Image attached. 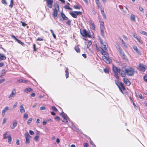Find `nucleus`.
<instances>
[{
  "mask_svg": "<svg viewBox=\"0 0 147 147\" xmlns=\"http://www.w3.org/2000/svg\"><path fill=\"white\" fill-rule=\"evenodd\" d=\"M138 97L142 99H144V97H143L142 94H140L138 96Z\"/></svg>",
  "mask_w": 147,
  "mask_h": 147,
  "instance_id": "c03bdc74",
  "label": "nucleus"
},
{
  "mask_svg": "<svg viewBox=\"0 0 147 147\" xmlns=\"http://www.w3.org/2000/svg\"><path fill=\"white\" fill-rule=\"evenodd\" d=\"M146 32L144 31H142L140 32L141 34L143 35H145Z\"/></svg>",
  "mask_w": 147,
  "mask_h": 147,
  "instance_id": "338daca9",
  "label": "nucleus"
},
{
  "mask_svg": "<svg viewBox=\"0 0 147 147\" xmlns=\"http://www.w3.org/2000/svg\"><path fill=\"white\" fill-rule=\"evenodd\" d=\"M14 4L13 0H11L10 4V7H12Z\"/></svg>",
  "mask_w": 147,
  "mask_h": 147,
  "instance_id": "a19ab883",
  "label": "nucleus"
},
{
  "mask_svg": "<svg viewBox=\"0 0 147 147\" xmlns=\"http://www.w3.org/2000/svg\"><path fill=\"white\" fill-rule=\"evenodd\" d=\"M16 143V144L17 145H19L20 144L19 140H18V139L17 140Z\"/></svg>",
  "mask_w": 147,
  "mask_h": 147,
  "instance_id": "69168bd1",
  "label": "nucleus"
},
{
  "mask_svg": "<svg viewBox=\"0 0 147 147\" xmlns=\"http://www.w3.org/2000/svg\"><path fill=\"white\" fill-rule=\"evenodd\" d=\"M90 144L92 145V146H95L96 147V146L95 145V144H94V143H93V142L91 140H90Z\"/></svg>",
  "mask_w": 147,
  "mask_h": 147,
  "instance_id": "8fccbe9b",
  "label": "nucleus"
},
{
  "mask_svg": "<svg viewBox=\"0 0 147 147\" xmlns=\"http://www.w3.org/2000/svg\"><path fill=\"white\" fill-rule=\"evenodd\" d=\"M43 40V39L42 38H38L36 40L37 41H42Z\"/></svg>",
  "mask_w": 147,
  "mask_h": 147,
  "instance_id": "6e6d98bb",
  "label": "nucleus"
},
{
  "mask_svg": "<svg viewBox=\"0 0 147 147\" xmlns=\"http://www.w3.org/2000/svg\"><path fill=\"white\" fill-rule=\"evenodd\" d=\"M9 108L7 106L5 107L2 111V115L3 117H4L5 115V113L8 110Z\"/></svg>",
  "mask_w": 147,
  "mask_h": 147,
  "instance_id": "2eb2a0df",
  "label": "nucleus"
},
{
  "mask_svg": "<svg viewBox=\"0 0 147 147\" xmlns=\"http://www.w3.org/2000/svg\"><path fill=\"white\" fill-rule=\"evenodd\" d=\"M130 19L131 20L133 21L134 22H135L136 21L135 16L133 14H131L130 15Z\"/></svg>",
  "mask_w": 147,
  "mask_h": 147,
  "instance_id": "c756f323",
  "label": "nucleus"
},
{
  "mask_svg": "<svg viewBox=\"0 0 147 147\" xmlns=\"http://www.w3.org/2000/svg\"><path fill=\"white\" fill-rule=\"evenodd\" d=\"M71 22L70 20H68L66 22V24L69 25H71Z\"/></svg>",
  "mask_w": 147,
  "mask_h": 147,
  "instance_id": "09e8293b",
  "label": "nucleus"
},
{
  "mask_svg": "<svg viewBox=\"0 0 147 147\" xmlns=\"http://www.w3.org/2000/svg\"><path fill=\"white\" fill-rule=\"evenodd\" d=\"M100 24V27H104V23L102 20H99Z\"/></svg>",
  "mask_w": 147,
  "mask_h": 147,
  "instance_id": "f704fd0d",
  "label": "nucleus"
},
{
  "mask_svg": "<svg viewBox=\"0 0 147 147\" xmlns=\"http://www.w3.org/2000/svg\"><path fill=\"white\" fill-rule=\"evenodd\" d=\"M144 81L146 82L147 83V75H145L143 77Z\"/></svg>",
  "mask_w": 147,
  "mask_h": 147,
  "instance_id": "4c0bfd02",
  "label": "nucleus"
},
{
  "mask_svg": "<svg viewBox=\"0 0 147 147\" xmlns=\"http://www.w3.org/2000/svg\"><path fill=\"white\" fill-rule=\"evenodd\" d=\"M17 104H18V103L17 102H16L15 103L14 105L13 106V109L15 108L16 107Z\"/></svg>",
  "mask_w": 147,
  "mask_h": 147,
  "instance_id": "e2e57ef3",
  "label": "nucleus"
},
{
  "mask_svg": "<svg viewBox=\"0 0 147 147\" xmlns=\"http://www.w3.org/2000/svg\"><path fill=\"white\" fill-rule=\"evenodd\" d=\"M104 71L106 73L109 74V69L108 68H105L104 69Z\"/></svg>",
  "mask_w": 147,
  "mask_h": 147,
  "instance_id": "c9c22d12",
  "label": "nucleus"
},
{
  "mask_svg": "<svg viewBox=\"0 0 147 147\" xmlns=\"http://www.w3.org/2000/svg\"><path fill=\"white\" fill-rule=\"evenodd\" d=\"M50 31L52 33L53 36L54 38L55 39H56V36L55 34L54 33L53 31V30H51Z\"/></svg>",
  "mask_w": 147,
  "mask_h": 147,
  "instance_id": "ea45409f",
  "label": "nucleus"
},
{
  "mask_svg": "<svg viewBox=\"0 0 147 147\" xmlns=\"http://www.w3.org/2000/svg\"><path fill=\"white\" fill-rule=\"evenodd\" d=\"M81 7V6L79 4H78L77 5H74V8L75 9H80Z\"/></svg>",
  "mask_w": 147,
  "mask_h": 147,
  "instance_id": "2f4dec72",
  "label": "nucleus"
},
{
  "mask_svg": "<svg viewBox=\"0 0 147 147\" xmlns=\"http://www.w3.org/2000/svg\"><path fill=\"white\" fill-rule=\"evenodd\" d=\"M83 145L84 147H87L88 146V144L87 143H84Z\"/></svg>",
  "mask_w": 147,
  "mask_h": 147,
  "instance_id": "680f3d73",
  "label": "nucleus"
},
{
  "mask_svg": "<svg viewBox=\"0 0 147 147\" xmlns=\"http://www.w3.org/2000/svg\"><path fill=\"white\" fill-rule=\"evenodd\" d=\"M47 3V6L50 8H51L53 6V0H46Z\"/></svg>",
  "mask_w": 147,
  "mask_h": 147,
  "instance_id": "9b49d317",
  "label": "nucleus"
},
{
  "mask_svg": "<svg viewBox=\"0 0 147 147\" xmlns=\"http://www.w3.org/2000/svg\"><path fill=\"white\" fill-rule=\"evenodd\" d=\"M75 50L77 53H80V50L78 47V46H76L74 48Z\"/></svg>",
  "mask_w": 147,
  "mask_h": 147,
  "instance_id": "473e14b6",
  "label": "nucleus"
},
{
  "mask_svg": "<svg viewBox=\"0 0 147 147\" xmlns=\"http://www.w3.org/2000/svg\"><path fill=\"white\" fill-rule=\"evenodd\" d=\"M18 122L17 121L15 120L13 123V125L11 127V128L12 129H14L17 125Z\"/></svg>",
  "mask_w": 147,
  "mask_h": 147,
  "instance_id": "4be33fe9",
  "label": "nucleus"
},
{
  "mask_svg": "<svg viewBox=\"0 0 147 147\" xmlns=\"http://www.w3.org/2000/svg\"><path fill=\"white\" fill-rule=\"evenodd\" d=\"M134 69L131 67H129V68L123 67L121 69L120 75L123 77H125L126 74L129 76H132L134 75Z\"/></svg>",
  "mask_w": 147,
  "mask_h": 147,
  "instance_id": "f257e3e1",
  "label": "nucleus"
},
{
  "mask_svg": "<svg viewBox=\"0 0 147 147\" xmlns=\"http://www.w3.org/2000/svg\"><path fill=\"white\" fill-rule=\"evenodd\" d=\"M101 54L103 55L102 57H107L109 56V54L107 52L105 51L104 50L102 51Z\"/></svg>",
  "mask_w": 147,
  "mask_h": 147,
  "instance_id": "412c9836",
  "label": "nucleus"
},
{
  "mask_svg": "<svg viewBox=\"0 0 147 147\" xmlns=\"http://www.w3.org/2000/svg\"><path fill=\"white\" fill-rule=\"evenodd\" d=\"M119 38L121 40V41H120L121 43L123 45V46L126 48H127V44L124 42L123 40L120 38Z\"/></svg>",
  "mask_w": 147,
  "mask_h": 147,
  "instance_id": "aec40b11",
  "label": "nucleus"
},
{
  "mask_svg": "<svg viewBox=\"0 0 147 147\" xmlns=\"http://www.w3.org/2000/svg\"><path fill=\"white\" fill-rule=\"evenodd\" d=\"M90 23L92 26L93 28L94 29L95 28V26L93 22L92 21V20H90Z\"/></svg>",
  "mask_w": 147,
  "mask_h": 147,
  "instance_id": "72a5a7b5",
  "label": "nucleus"
},
{
  "mask_svg": "<svg viewBox=\"0 0 147 147\" xmlns=\"http://www.w3.org/2000/svg\"><path fill=\"white\" fill-rule=\"evenodd\" d=\"M69 69L68 68H67L65 70V76L66 77V78H67L69 77Z\"/></svg>",
  "mask_w": 147,
  "mask_h": 147,
  "instance_id": "a878e982",
  "label": "nucleus"
},
{
  "mask_svg": "<svg viewBox=\"0 0 147 147\" xmlns=\"http://www.w3.org/2000/svg\"><path fill=\"white\" fill-rule=\"evenodd\" d=\"M28 117V114L27 113L24 114L23 116V119L24 120H26Z\"/></svg>",
  "mask_w": 147,
  "mask_h": 147,
  "instance_id": "58836bf2",
  "label": "nucleus"
},
{
  "mask_svg": "<svg viewBox=\"0 0 147 147\" xmlns=\"http://www.w3.org/2000/svg\"><path fill=\"white\" fill-rule=\"evenodd\" d=\"M116 47L118 51L120 53V55L121 57L123 59H125V56L124 53L122 50L120 46L118 43H117L116 45Z\"/></svg>",
  "mask_w": 147,
  "mask_h": 147,
  "instance_id": "7ed1b4c3",
  "label": "nucleus"
},
{
  "mask_svg": "<svg viewBox=\"0 0 147 147\" xmlns=\"http://www.w3.org/2000/svg\"><path fill=\"white\" fill-rule=\"evenodd\" d=\"M6 58V57L3 54L0 53V59L1 60H5Z\"/></svg>",
  "mask_w": 147,
  "mask_h": 147,
  "instance_id": "c85d7f7f",
  "label": "nucleus"
},
{
  "mask_svg": "<svg viewBox=\"0 0 147 147\" xmlns=\"http://www.w3.org/2000/svg\"><path fill=\"white\" fill-rule=\"evenodd\" d=\"M101 34L102 36H104V31L105 30V27H100Z\"/></svg>",
  "mask_w": 147,
  "mask_h": 147,
  "instance_id": "b1692460",
  "label": "nucleus"
},
{
  "mask_svg": "<svg viewBox=\"0 0 147 147\" xmlns=\"http://www.w3.org/2000/svg\"><path fill=\"white\" fill-rule=\"evenodd\" d=\"M7 132H6L5 133L3 134V138L4 139H5L6 138H8V142L9 143V136L8 135H7Z\"/></svg>",
  "mask_w": 147,
  "mask_h": 147,
  "instance_id": "5701e85b",
  "label": "nucleus"
},
{
  "mask_svg": "<svg viewBox=\"0 0 147 147\" xmlns=\"http://www.w3.org/2000/svg\"><path fill=\"white\" fill-rule=\"evenodd\" d=\"M5 80V79H2L0 80V84L4 81Z\"/></svg>",
  "mask_w": 147,
  "mask_h": 147,
  "instance_id": "774afa93",
  "label": "nucleus"
},
{
  "mask_svg": "<svg viewBox=\"0 0 147 147\" xmlns=\"http://www.w3.org/2000/svg\"><path fill=\"white\" fill-rule=\"evenodd\" d=\"M136 39L141 44H143V41L140 39L138 37H136Z\"/></svg>",
  "mask_w": 147,
  "mask_h": 147,
  "instance_id": "e433bc0d",
  "label": "nucleus"
},
{
  "mask_svg": "<svg viewBox=\"0 0 147 147\" xmlns=\"http://www.w3.org/2000/svg\"><path fill=\"white\" fill-rule=\"evenodd\" d=\"M20 111L21 113H24L25 112V110L24 109L22 105H21L20 106Z\"/></svg>",
  "mask_w": 147,
  "mask_h": 147,
  "instance_id": "7c9ffc66",
  "label": "nucleus"
},
{
  "mask_svg": "<svg viewBox=\"0 0 147 147\" xmlns=\"http://www.w3.org/2000/svg\"><path fill=\"white\" fill-rule=\"evenodd\" d=\"M133 48L135 51L138 54L140 55L141 53L139 50H138L136 46L135 45H133L132 46Z\"/></svg>",
  "mask_w": 147,
  "mask_h": 147,
  "instance_id": "dca6fc26",
  "label": "nucleus"
},
{
  "mask_svg": "<svg viewBox=\"0 0 147 147\" xmlns=\"http://www.w3.org/2000/svg\"><path fill=\"white\" fill-rule=\"evenodd\" d=\"M61 16L62 18H63V20H67L68 18L67 17H66L65 16L64 14L63 13H61Z\"/></svg>",
  "mask_w": 147,
  "mask_h": 147,
  "instance_id": "bb28decb",
  "label": "nucleus"
},
{
  "mask_svg": "<svg viewBox=\"0 0 147 147\" xmlns=\"http://www.w3.org/2000/svg\"><path fill=\"white\" fill-rule=\"evenodd\" d=\"M52 109L54 110V111H57V109L54 106H52Z\"/></svg>",
  "mask_w": 147,
  "mask_h": 147,
  "instance_id": "49530a36",
  "label": "nucleus"
},
{
  "mask_svg": "<svg viewBox=\"0 0 147 147\" xmlns=\"http://www.w3.org/2000/svg\"><path fill=\"white\" fill-rule=\"evenodd\" d=\"M11 37L15 39L19 43L21 44L23 46H24L25 45V44L24 43L22 42L20 40H19L17 39L13 35H11Z\"/></svg>",
  "mask_w": 147,
  "mask_h": 147,
  "instance_id": "f8f14e48",
  "label": "nucleus"
},
{
  "mask_svg": "<svg viewBox=\"0 0 147 147\" xmlns=\"http://www.w3.org/2000/svg\"><path fill=\"white\" fill-rule=\"evenodd\" d=\"M100 42L101 47H103L104 50L106 51H107V44L105 42H103L102 39H100Z\"/></svg>",
  "mask_w": 147,
  "mask_h": 147,
  "instance_id": "423d86ee",
  "label": "nucleus"
},
{
  "mask_svg": "<svg viewBox=\"0 0 147 147\" xmlns=\"http://www.w3.org/2000/svg\"><path fill=\"white\" fill-rule=\"evenodd\" d=\"M103 60L107 63H109L112 61L111 59L109 57V56L107 57H102Z\"/></svg>",
  "mask_w": 147,
  "mask_h": 147,
  "instance_id": "6e6552de",
  "label": "nucleus"
},
{
  "mask_svg": "<svg viewBox=\"0 0 147 147\" xmlns=\"http://www.w3.org/2000/svg\"><path fill=\"white\" fill-rule=\"evenodd\" d=\"M96 48L98 51L100 52L101 53L104 50L101 47H98L97 46H96Z\"/></svg>",
  "mask_w": 147,
  "mask_h": 147,
  "instance_id": "393cba45",
  "label": "nucleus"
},
{
  "mask_svg": "<svg viewBox=\"0 0 147 147\" xmlns=\"http://www.w3.org/2000/svg\"><path fill=\"white\" fill-rule=\"evenodd\" d=\"M120 91L122 93H123V92L122 90H125V88L124 87V84L122 83V82H119V85L118 86Z\"/></svg>",
  "mask_w": 147,
  "mask_h": 147,
  "instance_id": "1a4fd4ad",
  "label": "nucleus"
},
{
  "mask_svg": "<svg viewBox=\"0 0 147 147\" xmlns=\"http://www.w3.org/2000/svg\"><path fill=\"white\" fill-rule=\"evenodd\" d=\"M25 136L26 138V144H29L30 142L29 138H31V136L29 134L28 132L25 133Z\"/></svg>",
  "mask_w": 147,
  "mask_h": 147,
  "instance_id": "0eeeda50",
  "label": "nucleus"
},
{
  "mask_svg": "<svg viewBox=\"0 0 147 147\" xmlns=\"http://www.w3.org/2000/svg\"><path fill=\"white\" fill-rule=\"evenodd\" d=\"M70 14L73 18H77V16L78 15H82V13L81 11H75L74 12H71L69 13Z\"/></svg>",
  "mask_w": 147,
  "mask_h": 147,
  "instance_id": "39448f33",
  "label": "nucleus"
},
{
  "mask_svg": "<svg viewBox=\"0 0 147 147\" xmlns=\"http://www.w3.org/2000/svg\"><path fill=\"white\" fill-rule=\"evenodd\" d=\"M64 7L65 8V9H69V10H71V8L69 6H65Z\"/></svg>",
  "mask_w": 147,
  "mask_h": 147,
  "instance_id": "864d4df0",
  "label": "nucleus"
},
{
  "mask_svg": "<svg viewBox=\"0 0 147 147\" xmlns=\"http://www.w3.org/2000/svg\"><path fill=\"white\" fill-rule=\"evenodd\" d=\"M33 90L30 88H26L25 90L24 91L26 92V93H28L30 91H32Z\"/></svg>",
  "mask_w": 147,
  "mask_h": 147,
  "instance_id": "cd10ccee",
  "label": "nucleus"
},
{
  "mask_svg": "<svg viewBox=\"0 0 147 147\" xmlns=\"http://www.w3.org/2000/svg\"><path fill=\"white\" fill-rule=\"evenodd\" d=\"M55 119L57 121H60V118L59 117H58V116H56L55 117Z\"/></svg>",
  "mask_w": 147,
  "mask_h": 147,
  "instance_id": "a18cd8bd",
  "label": "nucleus"
},
{
  "mask_svg": "<svg viewBox=\"0 0 147 147\" xmlns=\"http://www.w3.org/2000/svg\"><path fill=\"white\" fill-rule=\"evenodd\" d=\"M118 73H114V76L117 79H118L119 78Z\"/></svg>",
  "mask_w": 147,
  "mask_h": 147,
  "instance_id": "79ce46f5",
  "label": "nucleus"
},
{
  "mask_svg": "<svg viewBox=\"0 0 147 147\" xmlns=\"http://www.w3.org/2000/svg\"><path fill=\"white\" fill-rule=\"evenodd\" d=\"M113 70L114 73H119L120 74L121 71V69H119V68L115 66H113Z\"/></svg>",
  "mask_w": 147,
  "mask_h": 147,
  "instance_id": "9d476101",
  "label": "nucleus"
},
{
  "mask_svg": "<svg viewBox=\"0 0 147 147\" xmlns=\"http://www.w3.org/2000/svg\"><path fill=\"white\" fill-rule=\"evenodd\" d=\"M62 121L65 123H67L68 121L66 115H62Z\"/></svg>",
  "mask_w": 147,
  "mask_h": 147,
  "instance_id": "a211bd4d",
  "label": "nucleus"
},
{
  "mask_svg": "<svg viewBox=\"0 0 147 147\" xmlns=\"http://www.w3.org/2000/svg\"><path fill=\"white\" fill-rule=\"evenodd\" d=\"M21 22L22 23V25L23 26H25L27 25V24L24 22L21 21Z\"/></svg>",
  "mask_w": 147,
  "mask_h": 147,
  "instance_id": "3c124183",
  "label": "nucleus"
},
{
  "mask_svg": "<svg viewBox=\"0 0 147 147\" xmlns=\"http://www.w3.org/2000/svg\"><path fill=\"white\" fill-rule=\"evenodd\" d=\"M29 132L30 134L31 135H33L34 134V133L32 131L30 130L29 131Z\"/></svg>",
  "mask_w": 147,
  "mask_h": 147,
  "instance_id": "5fc2aeb1",
  "label": "nucleus"
},
{
  "mask_svg": "<svg viewBox=\"0 0 147 147\" xmlns=\"http://www.w3.org/2000/svg\"><path fill=\"white\" fill-rule=\"evenodd\" d=\"M80 33L82 36L84 37H87L89 38H92V36H91L90 31H87L86 30L83 29L82 30H80Z\"/></svg>",
  "mask_w": 147,
  "mask_h": 147,
  "instance_id": "f03ea898",
  "label": "nucleus"
},
{
  "mask_svg": "<svg viewBox=\"0 0 147 147\" xmlns=\"http://www.w3.org/2000/svg\"><path fill=\"white\" fill-rule=\"evenodd\" d=\"M5 70L4 69H3L1 71L2 75L0 77H1L3 76V74H4L5 73Z\"/></svg>",
  "mask_w": 147,
  "mask_h": 147,
  "instance_id": "13d9d810",
  "label": "nucleus"
},
{
  "mask_svg": "<svg viewBox=\"0 0 147 147\" xmlns=\"http://www.w3.org/2000/svg\"><path fill=\"white\" fill-rule=\"evenodd\" d=\"M6 119L5 118L3 119L2 124L3 125L4 124L6 123Z\"/></svg>",
  "mask_w": 147,
  "mask_h": 147,
  "instance_id": "0e129e2a",
  "label": "nucleus"
},
{
  "mask_svg": "<svg viewBox=\"0 0 147 147\" xmlns=\"http://www.w3.org/2000/svg\"><path fill=\"white\" fill-rule=\"evenodd\" d=\"M100 11L101 12V13L102 14L104 13H105L103 8H101L100 9Z\"/></svg>",
  "mask_w": 147,
  "mask_h": 147,
  "instance_id": "bf43d9fd",
  "label": "nucleus"
},
{
  "mask_svg": "<svg viewBox=\"0 0 147 147\" xmlns=\"http://www.w3.org/2000/svg\"><path fill=\"white\" fill-rule=\"evenodd\" d=\"M53 17L55 18L57 17L58 14L57 10L56 8L53 9Z\"/></svg>",
  "mask_w": 147,
  "mask_h": 147,
  "instance_id": "f3484780",
  "label": "nucleus"
},
{
  "mask_svg": "<svg viewBox=\"0 0 147 147\" xmlns=\"http://www.w3.org/2000/svg\"><path fill=\"white\" fill-rule=\"evenodd\" d=\"M139 9L140 11H142L143 12H144V11H143L144 9L143 8V7H139Z\"/></svg>",
  "mask_w": 147,
  "mask_h": 147,
  "instance_id": "4d7b16f0",
  "label": "nucleus"
},
{
  "mask_svg": "<svg viewBox=\"0 0 147 147\" xmlns=\"http://www.w3.org/2000/svg\"><path fill=\"white\" fill-rule=\"evenodd\" d=\"M46 109V108L45 107L42 106L40 107V109L41 110H45Z\"/></svg>",
  "mask_w": 147,
  "mask_h": 147,
  "instance_id": "052dcab7",
  "label": "nucleus"
},
{
  "mask_svg": "<svg viewBox=\"0 0 147 147\" xmlns=\"http://www.w3.org/2000/svg\"><path fill=\"white\" fill-rule=\"evenodd\" d=\"M16 94V89H13L11 92V93L10 94V97H12L15 96Z\"/></svg>",
  "mask_w": 147,
  "mask_h": 147,
  "instance_id": "6ab92c4d",
  "label": "nucleus"
},
{
  "mask_svg": "<svg viewBox=\"0 0 147 147\" xmlns=\"http://www.w3.org/2000/svg\"><path fill=\"white\" fill-rule=\"evenodd\" d=\"M33 50L34 51H36V45L35 44H34L33 45Z\"/></svg>",
  "mask_w": 147,
  "mask_h": 147,
  "instance_id": "de8ad7c7",
  "label": "nucleus"
},
{
  "mask_svg": "<svg viewBox=\"0 0 147 147\" xmlns=\"http://www.w3.org/2000/svg\"><path fill=\"white\" fill-rule=\"evenodd\" d=\"M39 138V136H36L34 138V139L35 140L38 141Z\"/></svg>",
  "mask_w": 147,
  "mask_h": 147,
  "instance_id": "603ef678",
  "label": "nucleus"
},
{
  "mask_svg": "<svg viewBox=\"0 0 147 147\" xmlns=\"http://www.w3.org/2000/svg\"><path fill=\"white\" fill-rule=\"evenodd\" d=\"M84 39L86 40V41L85 42V44L87 46V48H89L92 44L91 41L88 40H86V39L85 38H84Z\"/></svg>",
  "mask_w": 147,
  "mask_h": 147,
  "instance_id": "ddd939ff",
  "label": "nucleus"
},
{
  "mask_svg": "<svg viewBox=\"0 0 147 147\" xmlns=\"http://www.w3.org/2000/svg\"><path fill=\"white\" fill-rule=\"evenodd\" d=\"M146 66L143 63H140L137 66V69L139 71L143 72L145 71Z\"/></svg>",
  "mask_w": 147,
  "mask_h": 147,
  "instance_id": "20e7f679",
  "label": "nucleus"
},
{
  "mask_svg": "<svg viewBox=\"0 0 147 147\" xmlns=\"http://www.w3.org/2000/svg\"><path fill=\"white\" fill-rule=\"evenodd\" d=\"M123 81L124 83L127 86L130 85L131 84L130 81L127 79L123 78Z\"/></svg>",
  "mask_w": 147,
  "mask_h": 147,
  "instance_id": "4468645a",
  "label": "nucleus"
},
{
  "mask_svg": "<svg viewBox=\"0 0 147 147\" xmlns=\"http://www.w3.org/2000/svg\"><path fill=\"white\" fill-rule=\"evenodd\" d=\"M32 118H30L29 119L28 121H27V123L28 124H29L30 123H31L32 121Z\"/></svg>",
  "mask_w": 147,
  "mask_h": 147,
  "instance_id": "37998d69",
  "label": "nucleus"
}]
</instances>
